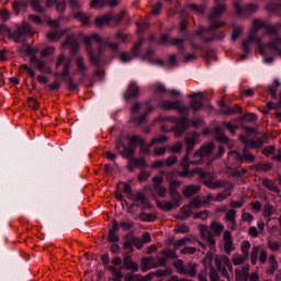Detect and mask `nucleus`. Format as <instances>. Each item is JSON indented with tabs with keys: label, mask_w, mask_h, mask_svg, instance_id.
Wrapping results in <instances>:
<instances>
[{
	"label": "nucleus",
	"mask_w": 281,
	"mask_h": 281,
	"mask_svg": "<svg viewBox=\"0 0 281 281\" xmlns=\"http://www.w3.org/2000/svg\"><path fill=\"white\" fill-rule=\"evenodd\" d=\"M262 27L266 30L267 34H276L278 30H280L281 24H277L276 26L262 21V20H255L252 21V29L249 32V41H256L258 47L262 48V38L257 37L258 31L262 30ZM269 47L272 49V52H278L281 56V38L278 37L274 41L269 43Z\"/></svg>",
	"instance_id": "nucleus-1"
},
{
	"label": "nucleus",
	"mask_w": 281,
	"mask_h": 281,
	"mask_svg": "<svg viewBox=\"0 0 281 281\" xmlns=\"http://www.w3.org/2000/svg\"><path fill=\"white\" fill-rule=\"evenodd\" d=\"M181 186V181L179 180H171L169 182V194L171 196V200H159L156 199V205L159 207V210H162L164 212H170L171 210H177V207H181V201H183V198H181V193L177 192V189Z\"/></svg>",
	"instance_id": "nucleus-2"
},
{
	"label": "nucleus",
	"mask_w": 281,
	"mask_h": 281,
	"mask_svg": "<svg viewBox=\"0 0 281 281\" xmlns=\"http://www.w3.org/2000/svg\"><path fill=\"white\" fill-rule=\"evenodd\" d=\"M226 10L227 5L218 4V2L215 1V5L211 9V13L209 15V21H211L210 27H202L196 32V34H205V32H212V30H218V27H223V25H225V22L216 21V19H221V16L225 14Z\"/></svg>",
	"instance_id": "nucleus-3"
},
{
	"label": "nucleus",
	"mask_w": 281,
	"mask_h": 281,
	"mask_svg": "<svg viewBox=\"0 0 281 281\" xmlns=\"http://www.w3.org/2000/svg\"><path fill=\"white\" fill-rule=\"evenodd\" d=\"M212 153H214V143H207L201 146V148L193 154V159L190 161L192 166H199L203 164L204 157H212Z\"/></svg>",
	"instance_id": "nucleus-4"
},
{
	"label": "nucleus",
	"mask_w": 281,
	"mask_h": 281,
	"mask_svg": "<svg viewBox=\"0 0 281 281\" xmlns=\"http://www.w3.org/2000/svg\"><path fill=\"white\" fill-rule=\"evenodd\" d=\"M258 256L260 265H267V260L269 259L267 250L262 249L260 245L252 246L250 251L251 265H258Z\"/></svg>",
	"instance_id": "nucleus-5"
},
{
	"label": "nucleus",
	"mask_w": 281,
	"mask_h": 281,
	"mask_svg": "<svg viewBox=\"0 0 281 281\" xmlns=\"http://www.w3.org/2000/svg\"><path fill=\"white\" fill-rule=\"evenodd\" d=\"M199 139V133L193 132L189 136L184 138V144L187 148V154L183 157L184 164H190V155L192 150H194V146H196V140Z\"/></svg>",
	"instance_id": "nucleus-6"
},
{
	"label": "nucleus",
	"mask_w": 281,
	"mask_h": 281,
	"mask_svg": "<svg viewBox=\"0 0 281 281\" xmlns=\"http://www.w3.org/2000/svg\"><path fill=\"white\" fill-rule=\"evenodd\" d=\"M161 106L166 111H178V113H188L190 111V108L181 101H164Z\"/></svg>",
	"instance_id": "nucleus-7"
},
{
	"label": "nucleus",
	"mask_w": 281,
	"mask_h": 281,
	"mask_svg": "<svg viewBox=\"0 0 281 281\" xmlns=\"http://www.w3.org/2000/svg\"><path fill=\"white\" fill-rule=\"evenodd\" d=\"M203 186L210 190H218V188H225V190H233L234 184L227 180H203Z\"/></svg>",
	"instance_id": "nucleus-8"
},
{
	"label": "nucleus",
	"mask_w": 281,
	"mask_h": 281,
	"mask_svg": "<svg viewBox=\"0 0 281 281\" xmlns=\"http://www.w3.org/2000/svg\"><path fill=\"white\" fill-rule=\"evenodd\" d=\"M153 182H154L153 189L156 192V194L160 196V199H166V196L168 195V189H166V187L162 186L164 177L155 176L153 178Z\"/></svg>",
	"instance_id": "nucleus-9"
},
{
	"label": "nucleus",
	"mask_w": 281,
	"mask_h": 281,
	"mask_svg": "<svg viewBox=\"0 0 281 281\" xmlns=\"http://www.w3.org/2000/svg\"><path fill=\"white\" fill-rule=\"evenodd\" d=\"M200 236L203 238V240H206L209 243L210 249H216V239L214 238V234L211 233L210 229H207V226L200 225Z\"/></svg>",
	"instance_id": "nucleus-10"
},
{
	"label": "nucleus",
	"mask_w": 281,
	"mask_h": 281,
	"mask_svg": "<svg viewBox=\"0 0 281 281\" xmlns=\"http://www.w3.org/2000/svg\"><path fill=\"white\" fill-rule=\"evenodd\" d=\"M93 38H98L97 34L89 36H83V43H86L87 46V54L89 56V60L90 63H92V65H98V63L100 61V57L98 55H94L93 53V48H91V41H93Z\"/></svg>",
	"instance_id": "nucleus-11"
},
{
	"label": "nucleus",
	"mask_w": 281,
	"mask_h": 281,
	"mask_svg": "<svg viewBox=\"0 0 281 281\" xmlns=\"http://www.w3.org/2000/svg\"><path fill=\"white\" fill-rule=\"evenodd\" d=\"M75 63L77 67V72L81 76L80 82H83L89 78V74H87V71H89V67L87 66V64H85V57L77 56Z\"/></svg>",
	"instance_id": "nucleus-12"
},
{
	"label": "nucleus",
	"mask_w": 281,
	"mask_h": 281,
	"mask_svg": "<svg viewBox=\"0 0 281 281\" xmlns=\"http://www.w3.org/2000/svg\"><path fill=\"white\" fill-rule=\"evenodd\" d=\"M223 247L225 254L228 256L236 249V246H234V237L232 236V232L229 229H226L223 233Z\"/></svg>",
	"instance_id": "nucleus-13"
},
{
	"label": "nucleus",
	"mask_w": 281,
	"mask_h": 281,
	"mask_svg": "<svg viewBox=\"0 0 281 281\" xmlns=\"http://www.w3.org/2000/svg\"><path fill=\"white\" fill-rule=\"evenodd\" d=\"M214 262H215L216 269H223L224 267H226L228 271L231 272L234 271V266H232V260L229 259V257L225 255H215Z\"/></svg>",
	"instance_id": "nucleus-14"
},
{
	"label": "nucleus",
	"mask_w": 281,
	"mask_h": 281,
	"mask_svg": "<svg viewBox=\"0 0 281 281\" xmlns=\"http://www.w3.org/2000/svg\"><path fill=\"white\" fill-rule=\"evenodd\" d=\"M115 148L121 157H124L125 159H131L133 155H135V149H133L132 147H126L122 139L116 140Z\"/></svg>",
	"instance_id": "nucleus-15"
},
{
	"label": "nucleus",
	"mask_w": 281,
	"mask_h": 281,
	"mask_svg": "<svg viewBox=\"0 0 281 281\" xmlns=\"http://www.w3.org/2000/svg\"><path fill=\"white\" fill-rule=\"evenodd\" d=\"M63 65L61 76L65 78L69 76V69L71 67V59L65 57V54H60L57 57L56 67H60Z\"/></svg>",
	"instance_id": "nucleus-16"
},
{
	"label": "nucleus",
	"mask_w": 281,
	"mask_h": 281,
	"mask_svg": "<svg viewBox=\"0 0 281 281\" xmlns=\"http://www.w3.org/2000/svg\"><path fill=\"white\" fill-rule=\"evenodd\" d=\"M189 98L192 100L190 102L192 111H201L203 109V93L189 94Z\"/></svg>",
	"instance_id": "nucleus-17"
},
{
	"label": "nucleus",
	"mask_w": 281,
	"mask_h": 281,
	"mask_svg": "<svg viewBox=\"0 0 281 281\" xmlns=\"http://www.w3.org/2000/svg\"><path fill=\"white\" fill-rule=\"evenodd\" d=\"M236 214H238V211H236V209H229L228 211H226L224 216V221L228 223L227 227L228 229H232V232L236 229Z\"/></svg>",
	"instance_id": "nucleus-18"
},
{
	"label": "nucleus",
	"mask_w": 281,
	"mask_h": 281,
	"mask_svg": "<svg viewBox=\"0 0 281 281\" xmlns=\"http://www.w3.org/2000/svg\"><path fill=\"white\" fill-rule=\"evenodd\" d=\"M199 271V263L196 262H187L182 270L181 276H188L189 278H196Z\"/></svg>",
	"instance_id": "nucleus-19"
},
{
	"label": "nucleus",
	"mask_w": 281,
	"mask_h": 281,
	"mask_svg": "<svg viewBox=\"0 0 281 281\" xmlns=\"http://www.w3.org/2000/svg\"><path fill=\"white\" fill-rule=\"evenodd\" d=\"M142 271H150V269H159V265H157V260L153 257L143 258L140 261Z\"/></svg>",
	"instance_id": "nucleus-20"
},
{
	"label": "nucleus",
	"mask_w": 281,
	"mask_h": 281,
	"mask_svg": "<svg viewBox=\"0 0 281 281\" xmlns=\"http://www.w3.org/2000/svg\"><path fill=\"white\" fill-rule=\"evenodd\" d=\"M122 269H125L126 271H133L135 273L139 271V265L133 261V258H131V256H124Z\"/></svg>",
	"instance_id": "nucleus-21"
},
{
	"label": "nucleus",
	"mask_w": 281,
	"mask_h": 281,
	"mask_svg": "<svg viewBox=\"0 0 281 281\" xmlns=\"http://www.w3.org/2000/svg\"><path fill=\"white\" fill-rule=\"evenodd\" d=\"M201 192V187L196 184H187L182 187V194L187 199H190V196H194V194H199Z\"/></svg>",
	"instance_id": "nucleus-22"
},
{
	"label": "nucleus",
	"mask_w": 281,
	"mask_h": 281,
	"mask_svg": "<svg viewBox=\"0 0 281 281\" xmlns=\"http://www.w3.org/2000/svg\"><path fill=\"white\" fill-rule=\"evenodd\" d=\"M113 21V12L97 16L94 20V25L97 27H104V25H109Z\"/></svg>",
	"instance_id": "nucleus-23"
},
{
	"label": "nucleus",
	"mask_w": 281,
	"mask_h": 281,
	"mask_svg": "<svg viewBox=\"0 0 281 281\" xmlns=\"http://www.w3.org/2000/svg\"><path fill=\"white\" fill-rule=\"evenodd\" d=\"M64 47H69L71 52H78L80 49V44L78 43V40H76V35L70 34L67 36L66 41L63 44Z\"/></svg>",
	"instance_id": "nucleus-24"
},
{
	"label": "nucleus",
	"mask_w": 281,
	"mask_h": 281,
	"mask_svg": "<svg viewBox=\"0 0 281 281\" xmlns=\"http://www.w3.org/2000/svg\"><path fill=\"white\" fill-rule=\"evenodd\" d=\"M67 32H69V29H64L61 31H50L46 34V38L50 41V43H56L61 40L63 36L67 34Z\"/></svg>",
	"instance_id": "nucleus-25"
},
{
	"label": "nucleus",
	"mask_w": 281,
	"mask_h": 281,
	"mask_svg": "<svg viewBox=\"0 0 281 281\" xmlns=\"http://www.w3.org/2000/svg\"><path fill=\"white\" fill-rule=\"evenodd\" d=\"M249 278V265H245L241 269H235V280L243 281Z\"/></svg>",
	"instance_id": "nucleus-26"
},
{
	"label": "nucleus",
	"mask_w": 281,
	"mask_h": 281,
	"mask_svg": "<svg viewBox=\"0 0 281 281\" xmlns=\"http://www.w3.org/2000/svg\"><path fill=\"white\" fill-rule=\"evenodd\" d=\"M221 115H236V113H243V108L238 104H235L233 106H226L220 109Z\"/></svg>",
	"instance_id": "nucleus-27"
},
{
	"label": "nucleus",
	"mask_w": 281,
	"mask_h": 281,
	"mask_svg": "<svg viewBox=\"0 0 281 281\" xmlns=\"http://www.w3.org/2000/svg\"><path fill=\"white\" fill-rule=\"evenodd\" d=\"M135 168H146V160L144 158L137 159L132 157L130 159L128 169L131 170V172H133Z\"/></svg>",
	"instance_id": "nucleus-28"
},
{
	"label": "nucleus",
	"mask_w": 281,
	"mask_h": 281,
	"mask_svg": "<svg viewBox=\"0 0 281 281\" xmlns=\"http://www.w3.org/2000/svg\"><path fill=\"white\" fill-rule=\"evenodd\" d=\"M193 212L194 211L192 210V205L184 204L180 209V215L178 216V218H180V221H186L187 218H190V216H192Z\"/></svg>",
	"instance_id": "nucleus-29"
},
{
	"label": "nucleus",
	"mask_w": 281,
	"mask_h": 281,
	"mask_svg": "<svg viewBox=\"0 0 281 281\" xmlns=\"http://www.w3.org/2000/svg\"><path fill=\"white\" fill-rule=\"evenodd\" d=\"M268 262L269 268L267 269L266 273H268V276H273L276 271H278V259H276V255H270Z\"/></svg>",
	"instance_id": "nucleus-30"
},
{
	"label": "nucleus",
	"mask_w": 281,
	"mask_h": 281,
	"mask_svg": "<svg viewBox=\"0 0 281 281\" xmlns=\"http://www.w3.org/2000/svg\"><path fill=\"white\" fill-rule=\"evenodd\" d=\"M228 161L232 166H240L243 164V156L237 151L228 153Z\"/></svg>",
	"instance_id": "nucleus-31"
},
{
	"label": "nucleus",
	"mask_w": 281,
	"mask_h": 281,
	"mask_svg": "<svg viewBox=\"0 0 281 281\" xmlns=\"http://www.w3.org/2000/svg\"><path fill=\"white\" fill-rule=\"evenodd\" d=\"M25 36L26 35L23 33V31L18 26L13 33L11 31L9 38H13L14 43H23V41H25Z\"/></svg>",
	"instance_id": "nucleus-32"
},
{
	"label": "nucleus",
	"mask_w": 281,
	"mask_h": 281,
	"mask_svg": "<svg viewBox=\"0 0 281 281\" xmlns=\"http://www.w3.org/2000/svg\"><path fill=\"white\" fill-rule=\"evenodd\" d=\"M72 16L80 21L81 25H89L91 23V16L87 15L85 12L79 11L74 13Z\"/></svg>",
	"instance_id": "nucleus-33"
},
{
	"label": "nucleus",
	"mask_w": 281,
	"mask_h": 281,
	"mask_svg": "<svg viewBox=\"0 0 281 281\" xmlns=\"http://www.w3.org/2000/svg\"><path fill=\"white\" fill-rule=\"evenodd\" d=\"M169 258H170V252H168V250H166V249L161 250L160 256H158L157 261H156L158 267H166Z\"/></svg>",
	"instance_id": "nucleus-34"
},
{
	"label": "nucleus",
	"mask_w": 281,
	"mask_h": 281,
	"mask_svg": "<svg viewBox=\"0 0 281 281\" xmlns=\"http://www.w3.org/2000/svg\"><path fill=\"white\" fill-rule=\"evenodd\" d=\"M267 138L265 136H261L260 138H257L256 140H245L246 148H260Z\"/></svg>",
	"instance_id": "nucleus-35"
},
{
	"label": "nucleus",
	"mask_w": 281,
	"mask_h": 281,
	"mask_svg": "<svg viewBox=\"0 0 281 281\" xmlns=\"http://www.w3.org/2000/svg\"><path fill=\"white\" fill-rule=\"evenodd\" d=\"M139 95V87L135 83H131L127 89V94L125 95L126 100H131V98H137Z\"/></svg>",
	"instance_id": "nucleus-36"
},
{
	"label": "nucleus",
	"mask_w": 281,
	"mask_h": 281,
	"mask_svg": "<svg viewBox=\"0 0 281 281\" xmlns=\"http://www.w3.org/2000/svg\"><path fill=\"white\" fill-rule=\"evenodd\" d=\"M210 229L215 234V236H221L223 234V229H225V225L220 222L213 221L210 224Z\"/></svg>",
	"instance_id": "nucleus-37"
},
{
	"label": "nucleus",
	"mask_w": 281,
	"mask_h": 281,
	"mask_svg": "<svg viewBox=\"0 0 281 281\" xmlns=\"http://www.w3.org/2000/svg\"><path fill=\"white\" fill-rule=\"evenodd\" d=\"M131 199L136 203H139V205H149L148 198L142 192H137L134 196L132 195Z\"/></svg>",
	"instance_id": "nucleus-38"
},
{
	"label": "nucleus",
	"mask_w": 281,
	"mask_h": 281,
	"mask_svg": "<svg viewBox=\"0 0 281 281\" xmlns=\"http://www.w3.org/2000/svg\"><path fill=\"white\" fill-rule=\"evenodd\" d=\"M169 43L173 45V47H177L178 52H183L186 49V40L183 38H171Z\"/></svg>",
	"instance_id": "nucleus-39"
},
{
	"label": "nucleus",
	"mask_w": 281,
	"mask_h": 281,
	"mask_svg": "<svg viewBox=\"0 0 281 281\" xmlns=\"http://www.w3.org/2000/svg\"><path fill=\"white\" fill-rule=\"evenodd\" d=\"M262 186L270 190L271 192H276L277 194H280V189H278V186H276V182H273L270 179H263Z\"/></svg>",
	"instance_id": "nucleus-40"
},
{
	"label": "nucleus",
	"mask_w": 281,
	"mask_h": 281,
	"mask_svg": "<svg viewBox=\"0 0 281 281\" xmlns=\"http://www.w3.org/2000/svg\"><path fill=\"white\" fill-rule=\"evenodd\" d=\"M249 260L247 257L240 254H235L232 258V262L235 267H240V265H245Z\"/></svg>",
	"instance_id": "nucleus-41"
},
{
	"label": "nucleus",
	"mask_w": 281,
	"mask_h": 281,
	"mask_svg": "<svg viewBox=\"0 0 281 281\" xmlns=\"http://www.w3.org/2000/svg\"><path fill=\"white\" fill-rule=\"evenodd\" d=\"M250 249H251V243L249 240H244L240 245L241 256L249 259Z\"/></svg>",
	"instance_id": "nucleus-42"
},
{
	"label": "nucleus",
	"mask_w": 281,
	"mask_h": 281,
	"mask_svg": "<svg viewBox=\"0 0 281 281\" xmlns=\"http://www.w3.org/2000/svg\"><path fill=\"white\" fill-rule=\"evenodd\" d=\"M133 251H135V249L133 248V243L131 241V239H126L123 244V255L131 256Z\"/></svg>",
	"instance_id": "nucleus-43"
},
{
	"label": "nucleus",
	"mask_w": 281,
	"mask_h": 281,
	"mask_svg": "<svg viewBox=\"0 0 281 281\" xmlns=\"http://www.w3.org/2000/svg\"><path fill=\"white\" fill-rule=\"evenodd\" d=\"M149 273L153 274V278H155V276H157L158 278H166L168 276H172V270L171 268H166L164 270H156L155 272Z\"/></svg>",
	"instance_id": "nucleus-44"
},
{
	"label": "nucleus",
	"mask_w": 281,
	"mask_h": 281,
	"mask_svg": "<svg viewBox=\"0 0 281 281\" xmlns=\"http://www.w3.org/2000/svg\"><path fill=\"white\" fill-rule=\"evenodd\" d=\"M229 196H232V189H226L225 191L220 192L216 196H215V201H217L218 203L229 199Z\"/></svg>",
	"instance_id": "nucleus-45"
},
{
	"label": "nucleus",
	"mask_w": 281,
	"mask_h": 281,
	"mask_svg": "<svg viewBox=\"0 0 281 281\" xmlns=\"http://www.w3.org/2000/svg\"><path fill=\"white\" fill-rule=\"evenodd\" d=\"M90 8L95 10H102V8H106V0H92L90 2Z\"/></svg>",
	"instance_id": "nucleus-46"
},
{
	"label": "nucleus",
	"mask_w": 281,
	"mask_h": 281,
	"mask_svg": "<svg viewBox=\"0 0 281 281\" xmlns=\"http://www.w3.org/2000/svg\"><path fill=\"white\" fill-rule=\"evenodd\" d=\"M19 29L29 36H34V30L32 29V25H30V23L23 22L21 26H19Z\"/></svg>",
	"instance_id": "nucleus-47"
},
{
	"label": "nucleus",
	"mask_w": 281,
	"mask_h": 281,
	"mask_svg": "<svg viewBox=\"0 0 281 281\" xmlns=\"http://www.w3.org/2000/svg\"><path fill=\"white\" fill-rule=\"evenodd\" d=\"M243 157H244V161H247L248 164H254L256 161V156H254L249 149L244 148V153H243Z\"/></svg>",
	"instance_id": "nucleus-48"
},
{
	"label": "nucleus",
	"mask_w": 281,
	"mask_h": 281,
	"mask_svg": "<svg viewBox=\"0 0 281 281\" xmlns=\"http://www.w3.org/2000/svg\"><path fill=\"white\" fill-rule=\"evenodd\" d=\"M34 12H38L40 14H43V12H45V9H43V7H41V0H29Z\"/></svg>",
	"instance_id": "nucleus-49"
},
{
	"label": "nucleus",
	"mask_w": 281,
	"mask_h": 281,
	"mask_svg": "<svg viewBox=\"0 0 281 281\" xmlns=\"http://www.w3.org/2000/svg\"><path fill=\"white\" fill-rule=\"evenodd\" d=\"M190 205H191V207L199 210V207H203V205H205V202H204V200H201V198L195 196L194 199H192L190 201Z\"/></svg>",
	"instance_id": "nucleus-50"
},
{
	"label": "nucleus",
	"mask_w": 281,
	"mask_h": 281,
	"mask_svg": "<svg viewBox=\"0 0 281 281\" xmlns=\"http://www.w3.org/2000/svg\"><path fill=\"white\" fill-rule=\"evenodd\" d=\"M172 266L175 267L177 273H183V269L186 267V263L183 262L182 259H177L173 261Z\"/></svg>",
	"instance_id": "nucleus-51"
},
{
	"label": "nucleus",
	"mask_w": 281,
	"mask_h": 281,
	"mask_svg": "<svg viewBox=\"0 0 281 281\" xmlns=\"http://www.w3.org/2000/svg\"><path fill=\"white\" fill-rule=\"evenodd\" d=\"M36 67L38 71H42V74H52V68L45 66V61L37 60Z\"/></svg>",
	"instance_id": "nucleus-52"
},
{
	"label": "nucleus",
	"mask_w": 281,
	"mask_h": 281,
	"mask_svg": "<svg viewBox=\"0 0 281 281\" xmlns=\"http://www.w3.org/2000/svg\"><path fill=\"white\" fill-rule=\"evenodd\" d=\"M120 227H122L124 232H128V229L135 227V223L132 220L122 221L120 222Z\"/></svg>",
	"instance_id": "nucleus-53"
},
{
	"label": "nucleus",
	"mask_w": 281,
	"mask_h": 281,
	"mask_svg": "<svg viewBox=\"0 0 281 281\" xmlns=\"http://www.w3.org/2000/svg\"><path fill=\"white\" fill-rule=\"evenodd\" d=\"M241 221L251 225L254 223V215L245 210L241 211Z\"/></svg>",
	"instance_id": "nucleus-54"
},
{
	"label": "nucleus",
	"mask_w": 281,
	"mask_h": 281,
	"mask_svg": "<svg viewBox=\"0 0 281 281\" xmlns=\"http://www.w3.org/2000/svg\"><path fill=\"white\" fill-rule=\"evenodd\" d=\"M180 254H182L183 256H192L196 254V247L187 246L180 250Z\"/></svg>",
	"instance_id": "nucleus-55"
},
{
	"label": "nucleus",
	"mask_w": 281,
	"mask_h": 281,
	"mask_svg": "<svg viewBox=\"0 0 281 281\" xmlns=\"http://www.w3.org/2000/svg\"><path fill=\"white\" fill-rule=\"evenodd\" d=\"M188 9L193 10L196 14H203V12H205V7L203 5L189 4Z\"/></svg>",
	"instance_id": "nucleus-56"
},
{
	"label": "nucleus",
	"mask_w": 281,
	"mask_h": 281,
	"mask_svg": "<svg viewBox=\"0 0 281 281\" xmlns=\"http://www.w3.org/2000/svg\"><path fill=\"white\" fill-rule=\"evenodd\" d=\"M177 161H178L177 156L172 155L165 160V166L166 168H172V166H175Z\"/></svg>",
	"instance_id": "nucleus-57"
},
{
	"label": "nucleus",
	"mask_w": 281,
	"mask_h": 281,
	"mask_svg": "<svg viewBox=\"0 0 281 281\" xmlns=\"http://www.w3.org/2000/svg\"><path fill=\"white\" fill-rule=\"evenodd\" d=\"M240 34H243V26H234L233 33H232V40L237 41Z\"/></svg>",
	"instance_id": "nucleus-58"
},
{
	"label": "nucleus",
	"mask_w": 281,
	"mask_h": 281,
	"mask_svg": "<svg viewBox=\"0 0 281 281\" xmlns=\"http://www.w3.org/2000/svg\"><path fill=\"white\" fill-rule=\"evenodd\" d=\"M131 240V243L133 245H135V247H137L138 249H142V247H144V241L142 240V238L138 237H131L128 238Z\"/></svg>",
	"instance_id": "nucleus-59"
},
{
	"label": "nucleus",
	"mask_w": 281,
	"mask_h": 281,
	"mask_svg": "<svg viewBox=\"0 0 281 281\" xmlns=\"http://www.w3.org/2000/svg\"><path fill=\"white\" fill-rule=\"evenodd\" d=\"M182 148H183V143L177 142L173 146H171L169 148V151L170 153H181Z\"/></svg>",
	"instance_id": "nucleus-60"
},
{
	"label": "nucleus",
	"mask_w": 281,
	"mask_h": 281,
	"mask_svg": "<svg viewBox=\"0 0 281 281\" xmlns=\"http://www.w3.org/2000/svg\"><path fill=\"white\" fill-rule=\"evenodd\" d=\"M268 248L270 249V251H278L280 249V243L279 241L269 240L268 241Z\"/></svg>",
	"instance_id": "nucleus-61"
},
{
	"label": "nucleus",
	"mask_w": 281,
	"mask_h": 281,
	"mask_svg": "<svg viewBox=\"0 0 281 281\" xmlns=\"http://www.w3.org/2000/svg\"><path fill=\"white\" fill-rule=\"evenodd\" d=\"M130 143L131 144H140V146L144 144V138L142 136L134 135L130 137Z\"/></svg>",
	"instance_id": "nucleus-62"
},
{
	"label": "nucleus",
	"mask_w": 281,
	"mask_h": 281,
	"mask_svg": "<svg viewBox=\"0 0 281 281\" xmlns=\"http://www.w3.org/2000/svg\"><path fill=\"white\" fill-rule=\"evenodd\" d=\"M136 281H153V274L150 272L146 276L137 274Z\"/></svg>",
	"instance_id": "nucleus-63"
},
{
	"label": "nucleus",
	"mask_w": 281,
	"mask_h": 281,
	"mask_svg": "<svg viewBox=\"0 0 281 281\" xmlns=\"http://www.w3.org/2000/svg\"><path fill=\"white\" fill-rule=\"evenodd\" d=\"M199 281H207V269H203L198 274Z\"/></svg>",
	"instance_id": "nucleus-64"
}]
</instances>
